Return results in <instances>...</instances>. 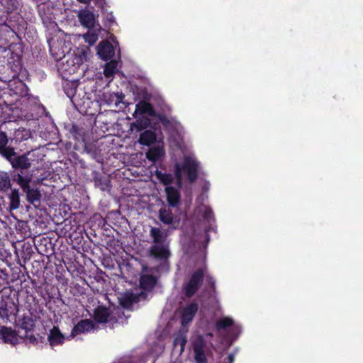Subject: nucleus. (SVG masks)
<instances>
[{"instance_id": "obj_1", "label": "nucleus", "mask_w": 363, "mask_h": 363, "mask_svg": "<svg viewBox=\"0 0 363 363\" xmlns=\"http://www.w3.org/2000/svg\"><path fill=\"white\" fill-rule=\"evenodd\" d=\"M198 167L199 163L195 157L189 154L184 156L183 164H176L175 179L169 174H167L158 170L155 172L156 179L166 186L167 198L171 206H176L179 203L180 195L178 188L182 186L183 174H186L189 180L193 182L197 177Z\"/></svg>"}, {"instance_id": "obj_2", "label": "nucleus", "mask_w": 363, "mask_h": 363, "mask_svg": "<svg viewBox=\"0 0 363 363\" xmlns=\"http://www.w3.org/2000/svg\"><path fill=\"white\" fill-rule=\"evenodd\" d=\"M150 234L153 239L149 250L150 255L158 259H167L170 255L167 233L160 228H152Z\"/></svg>"}, {"instance_id": "obj_3", "label": "nucleus", "mask_w": 363, "mask_h": 363, "mask_svg": "<svg viewBox=\"0 0 363 363\" xmlns=\"http://www.w3.org/2000/svg\"><path fill=\"white\" fill-rule=\"evenodd\" d=\"M111 40H112L114 45H113L107 40H104L101 41L97 46V54L103 60H108L111 59L114 56L115 53L114 46L116 48L119 45L118 42L116 40L114 36H111Z\"/></svg>"}, {"instance_id": "obj_4", "label": "nucleus", "mask_w": 363, "mask_h": 363, "mask_svg": "<svg viewBox=\"0 0 363 363\" xmlns=\"http://www.w3.org/2000/svg\"><path fill=\"white\" fill-rule=\"evenodd\" d=\"M77 17L81 25L89 29L96 28L99 24L98 22V15L89 9L78 11Z\"/></svg>"}, {"instance_id": "obj_5", "label": "nucleus", "mask_w": 363, "mask_h": 363, "mask_svg": "<svg viewBox=\"0 0 363 363\" xmlns=\"http://www.w3.org/2000/svg\"><path fill=\"white\" fill-rule=\"evenodd\" d=\"M193 350L196 363H206V347L201 336L194 337L193 342Z\"/></svg>"}, {"instance_id": "obj_6", "label": "nucleus", "mask_w": 363, "mask_h": 363, "mask_svg": "<svg viewBox=\"0 0 363 363\" xmlns=\"http://www.w3.org/2000/svg\"><path fill=\"white\" fill-rule=\"evenodd\" d=\"M204 276V270L203 269H200L196 271L191 276L190 280L186 284L184 290L186 295L188 296H193L196 291L198 290L199 286L201 285L203 277Z\"/></svg>"}, {"instance_id": "obj_7", "label": "nucleus", "mask_w": 363, "mask_h": 363, "mask_svg": "<svg viewBox=\"0 0 363 363\" xmlns=\"http://www.w3.org/2000/svg\"><path fill=\"white\" fill-rule=\"evenodd\" d=\"M206 199V196L205 194L201 195V196L197 199L196 213L198 215L201 216L207 222L210 223L213 219V216L211 209L207 205L204 204Z\"/></svg>"}, {"instance_id": "obj_8", "label": "nucleus", "mask_w": 363, "mask_h": 363, "mask_svg": "<svg viewBox=\"0 0 363 363\" xmlns=\"http://www.w3.org/2000/svg\"><path fill=\"white\" fill-rule=\"evenodd\" d=\"M198 311V305L196 303H190L180 310V318L182 325L185 327L186 324L191 322L196 313Z\"/></svg>"}, {"instance_id": "obj_9", "label": "nucleus", "mask_w": 363, "mask_h": 363, "mask_svg": "<svg viewBox=\"0 0 363 363\" xmlns=\"http://www.w3.org/2000/svg\"><path fill=\"white\" fill-rule=\"evenodd\" d=\"M2 128L3 125L0 126V153L7 160H11L13 156V148L7 145L9 139Z\"/></svg>"}, {"instance_id": "obj_10", "label": "nucleus", "mask_w": 363, "mask_h": 363, "mask_svg": "<svg viewBox=\"0 0 363 363\" xmlns=\"http://www.w3.org/2000/svg\"><path fill=\"white\" fill-rule=\"evenodd\" d=\"M90 55V49L83 45L82 47L77 48L74 52V58L72 62L74 65L79 66L86 62Z\"/></svg>"}, {"instance_id": "obj_11", "label": "nucleus", "mask_w": 363, "mask_h": 363, "mask_svg": "<svg viewBox=\"0 0 363 363\" xmlns=\"http://www.w3.org/2000/svg\"><path fill=\"white\" fill-rule=\"evenodd\" d=\"M102 30L100 24L97 25V27L90 28L89 31L83 35H77L76 38L78 40L83 38L86 43L89 45H93L99 39V33Z\"/></svg>"}, {"instance_id": "obj_12", "label": "nucleus", "mask_w": 363, "mask_h": 363, "mask_svg": "<svg viewBox=\"0 0 363 363\" xmlns=\"http://www.w3.org/2000/svg\"><path fill=\"white\" fill-rule=\"evenodd\" d=\"M94 329V325L92 320L88 319L82 320L74 327L72 335L75 336L78 334L90 332Z\"/></svg>"}, {"instance_id": "obj_13", "label": "nucleus", "mask_w": 363, "mask_h": 363, "mask_svg": "<svg viewBox=\"0 0 363 363\" xmlns=\"http://www.w3.org/2000/svg\"><path fill=\"white\" fill-rule=\"evenodd\" d=\"M0 337L6 343L15 345L18 342V336L11 328L2 327L0 329Z\"/></svg>"}, {"instance_id": "obj_14", "label": "nucleus", "mask_w": 363, "mask_h": 363, "mask_svg": "<svg viewBox=\"0 0 363 363\" xmlns=\"http://www.w3.org/2000/svg\"><path fill=\"white\" fill-rule=\"evenodd\" d=\"M138 294H134L133 291H128L121 294L118 297L119 302L124 308H128L133 302L138 301Z\"/></svg>"}, {"instance_id": "obj_15", "label": "nucleus", "mask_w": 363, "mask_h": 363, "mask_svg": "<svg viewBox=\"0 0 363 363\" xmlns=\"http://www.w3.org/2000/svg\"><path fill=\"white\" fill-rule=\"evenodd\" d=\"M64 340L65 337L57 328L55 327L50 330L48 335V341L52 347L62 344Z\"/></svg>"}, {"instance_id": "obj_16", "label": "nucleus", "mask_w": 363, "mask_h": 363, "mask_svg": "<svg viewBox=\"0 0 363 363\" xmlns=\"http://www.w3.org/2000/svg\"><path fill=\"white\" fill-rule=\"evenodd\" d=\"M8 160L10 161L11 163L12 164L13 167H20V168L26 169V168L29 167L30 165L29 160L28 159V157L26 156L21 155V156L16 157L14 151H13V156L12 159Z\"/></svg>"}, {"instance_id": "obj_17", "label": "nucleus", "mask_w": 363, "mask_h": 363, "mask_svg": "<svg viewBox=\"0 0 363 363\" xmlns=\"http://www.w3.org/2000/svg\"><path fill=\"white\" fill-rule=\"evenodd\" d=\"M156 141V135L155 132L147 130L142 133L140 135L138 142L143 145L150 146Z\"/></svg>"}, {"instance_id": "obj_18", "label": "nucleus", "mask_w": 363, "mask_h": 363, "mask_svg": "<svg viewBox=\"0 0 363 363\" xmlns=\"http://www.w3.org/2000/svg\"><path fill=\"white\" fill-rule=\"evenodd\" d=\"M216 328L218 330H225L230 326H234L233 330H240L238 325H234V320L230 317H223L216 322Z\"/></svg>"}, {"instance_id": "obj_19", "label": "nucleus", "mask_w": 363, "mask_h": 363, "mask_svg": "<svg viewBox=\"0 0 363 363\" xmlns=\"http://www.w3.org/2000/svg\"><path fill=\"white\" fill-rule=\"evenodd\" d=\"M156 282V279L151 274H143L140 277V286L145 290L151 289Z\"/></svg>"}, {"instance_id": "obj_20", "label": "nucleus", "mask_w": 363, "mask_h": 363, "mask_svg": "<svg viewBox=\"0 0 363 363\" xmlns=\"http://www.w3.org/2000/svg\"><path fill=\"white\" fill-rule=\"evenodd\" d=\"M110 313L108 309L104 307H99L95 311V319L99 323H106L109 320Z\"/></svg>"}, {"instance_id": "obj_21", "label": "nucleus", "mask_w": 363, "mask_h": 363, "mask_svg": "<svg viewBox=\"0 0 363 363\" xmlns=\"http://www.w3.org/2000/svg\"><path fill=\"white\" fill-rule=\"evenodd\" d=\"M102 101L109 106L113 105L114 107H117L121 103V99L116 94L104 93L103 94Z\"/></svg>"}, {"instance_id": "obj_22", "label": "nucleus", "mask_w": 363, "mask_h": 363, "mask_svg": "<svg viewBox=\"0 0 363 363\" xmlns=\"http://www.w3.org/2000/svg\"><path fill=\"white\" fill-rule=\"evenodd\" d=\"M164 154L163 149L160 147L150 148L146 153V157L152 162L159 160Z\"/></svg>"}, {"instance_id": "obj_23", "label": "nucleus", "mask_w": 363, "mask_h": 363, "mask_svg": "<svg viewBox=\"0 0 363 363\" xmlns=\"http://www.w3.org/2000/svg\"><path fill=\"white\" fill-rule=\"evenodd\" d=\"M118 62L111 60L104 67V74L106 77L112 79L117 71Z\"/></svg>"}, {"instance_id": "obj_24", "label": "nucleus", "mask_w": 363, "mask_h": 363, "mask_svg": "<svg viewBox=\"0 0 363 363\" xmlns=\"http://www.w3.org/2000/svg\"><path fill=\"white\" fill-rule=\"evenodd\" d=\"M186 337L184 335V333L179 334L174 341V347L176 349L177 347H179V354H181L184 350V347L186 343Z\"/></svg>"}, {"instance_id": "obj_25", "label": "nucleus", "mask_w": 363, "mask_h": 363, "mask_svg": "<svg viewBox=\"0 0 363 363\" xmlns=\"http://www.w3.org/2000/svg\"><path fill=\"white\" fill-rule=\"evenodd\" d=\"M10 209H17L20 205V198L18 190H13L10 195Z\"/></svg>"}, {"instance_id": "obj_26", "label": "nucleus", "mask_w": 363, "mask_h": 363, "mask_svg": "<svg viewBox=\"0 0 363 363\" xmlns=\"http://www.w3.org/2000/svg\"><path fill=\"white\" fill-rule=\"evenodd\" d=\"M160 218L165 224H170L173 220L172 212L165 208L160 209Z\"/></svg>"}, {"instance_id": "obj_27", "label": "nucleus", "mask_w": 363, "mask_h": 363, "mask_svg": "<svg viewBox=\"0 0 363 363\" xmlns=\"http://www.w3.org/2000/svg\"><path fill=\"white\" fill-rule=\"evenodd\" d=\"M25 192L27 194V200L30 203H34L35 201H40L41 195L38 190L29 188Z\"/></svg>"}, {"instance_id": "obj_28", "label": "nucleus", "mask_w": 363, "mask_h": 363, "mask_svg": "<svg viewBox=\"0 0 363 363\" xmlns=\"http://www.w3.org/2000/svg\"><path fill=\"white\" fill-rule=\"evenodd\" d=\"M10 187V179L6 172H0V189L6 190Z\"/></svg>"}, {"instance_id": "obj_29", "label": "nucleus", "mask_w": 363, "mask_h": 363, "mask_svg": "<svg viewBox=\"0 0 363 363\" xmlns=\"http://www.w3.org/2000/svg\"><path fill=\"white\" fill-rule=\"evenodd\" d=\"M152 110L151 106L145 102L140 103L137 105L136 111H140L142 113L150 112Z\"/></svg>"}, {"instance_id": "obj_30", "label": "nucleus", "mask_w": 363, "mask_h": 363, "mask_svg": "<svg viewBox=\"0 0 363 363\" xmlns=\"http://www.w3.org/2000/svg\"><path fill=\"white\" fill-rule=\"evenodd\" d=\"M28 182H29V180L28 179L24 178L21 176H18V183L21 186L23 191H26L28 189H29Z\"/></svg>"}, {"instance_id": "obj_31", "label": "nucleus", "mask_w": 363, "mask_h": 363, "mask_svg": "<svg viewBox=\"0 0 363 363\" xmlns=\"http://www.w3.org/2000/svg\"><path fill=\"white\" fill-rule=\"evenodd\" d=\"M149 125V122L146 120L144 123L143 121H137L135 125L138 130L146 128Z\"/></svg>"}, {"instance_id": "obj_32", "label": "nucleus", "mask_w": 363, "mask_h": 363, "mask_svg": "<svg viewBox=\"0 0 363 363\" xmlns=\"http://www.w3.org/2000/svg\"><path fill=\"white\" fill-rule=\"evenodd\" d=\"M80 3H83V4H88L89 3L91 0H77ZM96 4H100L101 5L103 4V0H96Z\"/></svg>"}, {"instance_id": "obj_33", "label": "nucleus", "mask_w": 363, "mask_h": 363, "mask_svg": "<svg viewBox=\"0 0 363 363\" xmlns=\"http://www.w3.org/2000/svg\"><path fill=\"white\" fill-rule=\"evenodd\" d=\"M227 359H228L227 363H233L235 357H234V355L233 354H230L228 356Z\"/></svg>"}, {"instance_id": "obj_34", "label": "nucleus", "mask_w": 363, "mask_h": 363, "mask_svg": "<svg viewBox=\"0 0 363 363\" xmlns=\"http://www.w3.org/2000/svg\"><path fill=\"white\" fill-rule=\"evenodd\" d=\"M108 187H109V185L108 183H106V186H102L101 189V190L104 191L106 189H108Z\"/></svg>"}]
</instances>
